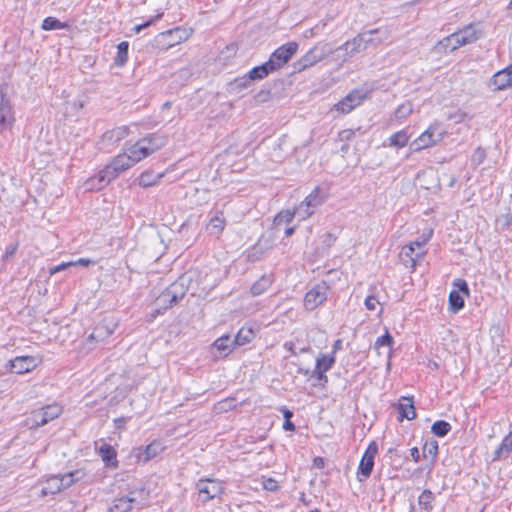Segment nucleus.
I'll return each instance as SVG.
<instances>
[{"instance_id": "obj_11", "label": "nucleus", "mask_w": 512, "mask_h": 512, "mask_svg": "<svg viewBox=\"0 0 512 512\" xmlns=\"http://www.w3.org/2000/svg\"><path fill=\"white\" fill-rule=\"evenodd\" d=\"M333 53V49L329 44L318 43L312 47L304 56H302L295 64V69L298 71L309 68L321 60L325 59L328 55Z\"/></svg>"}, {"instance_id": "obj_54", "label": "nucleus", "mask_w": 512, "mask_h": 512, "mask_svg": "<svg viewBox=\"0 0 512 512\" xmlns=\"http://www.w3.org/2000/svg\"><path fill=\"white\" fill-rule=\"evenodd\" d=\"M355 137V131L352 129H344L339 133L341 141H350Z\"/></svg>"}, {"instance_id": "obj_22", "label": "nucleus", "mask_w": 512, "mask_h": 512, "mask_svg": "<svg viewBox=\"0 0 512 512\" xmlns=\"http://www.w3.org/2000/svg\"><path fill=\"white\" fill-rule=\"evenodd\" d=\"M235 346L234 340H232L229 335H224L217 338L210 349L211 353L215 352L216 358H222L229 355Z\"/></svg>"}, {"instance_id": "obj_19", "label": "nucleus", "mask_w": 512, "mask_h": 512, "mask_svg": "<svg viewBox=\"0 0 512 512\" xmlns=\"http://www.w3.org/2000/svg\"><path fill=\"white\" fill-rule=\"evenodd\" d=\"M41 363V359L35 356H19L11 360V370L17 374L32 371Z\"/></svg>"}, {"instance_id": "obj_30", "label": "nucleus", "mask_w": 512, "mask_h": 512, "mask_svg": "<svg viewBox=\"0 0 512 512\" xmlns=\"http://www.w3.org/2000/svg\"><path fill=\"white\" fill-rule=\"evenodd\" d=\"M133 494L132 492L128 496L115 499L113 505L110 507V512H127L131 510L133 504L137 502Z\"/></svg>"}, {"instance_id": "obj_48", "label": "nucleus", "mask_w": 512, "mask_h": 512, "mask_svg": "<svg viewBox=\"0 0 512 512\" xmlns=\"http://www.w3.org/2000/svg\"><path fill=\"white\" fill-rule=\"evenodd\" d=\"M470 118L471 117L464 111H457L449 116V119L454 120L455 123H462Z\"/></svg>"}, {"instance_id": "obj_58", "label": "nucleus", "mask_w": 512, "mask_h": 512, "mask_svg": "<svg viewBox=\"0 0 512 512\" xmlns=\"http://www.w3.org/2000/svg\"><path fill=\"white\" fill-rule=\"evenodd\" d=\"M162 16H163V13H159L155 17L151 18L149 21H147V22H145L143 24H140V25L143 26V29L147 28L150 25H152L155 21L161 19Z\"/></svg>"}, {"instance_id": "obj_37", "label": "nucleus", "mask_w": 512, "mask_h": 512, "mask_svg": "<svg viewBox=\"0 0 512 512\" xmlns=\"http://www.w3.org/2000/svg\"><path fill=\"white\" fill-rule=\"evenodd\" d=\"M254 338V332L250 328H241L237 333L234 343L236 346H242L249 343Z\"/></svg>"}, {"instance_id": "obj_13", "label": "nucleus", "mask_w": 512, "mask_h": 512, "mask_svg": "<svg viewBox=\"0 0 512 512\" xmlns=\"http://www.w3.org/2000/svg\"><path fill=\"white\" fill-rule=\"evenodd\" d=\"M199 499L202 503H207L220 496L223 493L224 487L222 483L215 479H200L196 483Z\"/></svg>"}, {"instance_id": "obj_12", "label": "nucleus", "mask_w": 512, "mask_h": 512, "mask_svg": "<svg viewBox=\"0 0 512 512\" xmlns=\"http://www.w3.org/2000/svg\"><path fill=\"white\" fill-rule=\"evenodd\" d=\"M116 319L104 318L101 322H99L93 332L88 336L85 341V345L88 349H92L93 345L97 342L104 341L107 337H109L117 328Z\"/></svg>"}, {"instance_id": "obj_2", "label": "nucleus", "mask_w": 512, "mask_h": 512, "mask_svg": "<svg viewBox=\"0 0 512 512\" xmlns=\"http://www.w3.org/2000/svg\"><path fill=\"white\" fill-rule=\"evenodd\" d=\"M381 33V29H372L362 33H359L353 39L346 41L341 46L333 50L335 53V59L341 63L346 62L349 58L364 51L369 45L379 44L382 42V38L375 40L373 35Z\"/></svg>"}, {"instance_id": "obj_50", "label": "nucleus", "mask_w": 512, "mask_h": 512, "mask_svg": "<svg viewBox=\"0 0 512 512\" xmlns=\"http://www.w3.org/2000/svg\"><path fill=\"white\" fill-rule=\"evenodd\" d=\"M234 406V400L233 399H226L224 401H221L216 404L215 409L219 412L227 411L228 409H231Z\"/></svg>"}, {"instance_id": "obj_44", "label": "nucleus", "mask_w": 512, "mask_h": 512, "mask_svg": "<svg viewBox=\"0 0 512 512\" xmlns=\"http://www.w3.org/2000/svg\"><path fill=\"white\" fill-rule=\"evenodd\" d=\"M271 282H270V279L269 278H266V277H263L261 278L259 281H257L256 283H254L251 287V293L253 295H260L262 294L265 290L268 289V287L270 286Z\"/></svg>"}, {"instance_id": "obj_32", "label": "nucleus", "mask_w": 512, "mask_h": 512, "mask_svg": "<svg viewBox=\"0 0 512 512\" xmlns=\"http://www.w3.org/2000/svg\"><path fill=\"white\" fill-rule=\"evenodd\" d=\"M99 455L106 466L117 467L116 451L111 445L102 444L99 448Z\"/></svg>"}, {"instance_id": "obj_64", "label": "nucleus", "mask_w": 512, "mask_h": 512, "mask_svg": "<svg viewBox=\"0 0 512 512\" xmlns=\"http://www.w3.org/2000/svg\"><path fill=\"white\" fill-rule=\"evenodd\" d=\"M284 417L286 420H290V418L292 417V412L289 411V410H285L284 411Z\"/></svg>"}, {"instance_id": "obj_61", "label": "nucleus", "mask_w": 512, "mask_h": 512, "mask_svg": "<svg viewBox=\"0 0 512 512\" xmlns=\"http://www.w3.org/2000/svg\"><path fill=\"white\" fill-rule=\"evenodd\" d=\"M314 466L317 468H323L324 460L321 457H316L313 461Z\"/></svg>"}, {"instance_id": "obj_38", "label": "nucleus", "mask_w": 512, "mask_h": 512, "mask_svg": "<svg viewBox=\"0 0 512 512\" xmlns=\"http://www.w3.org/2000/svg\"><path fill=\"white\" fill-rule=\"evenodd\" d=\"M449 304L452 311L457 312L464 306V299L459 291L452 290L449 294Z\"/></svg>"}, {"instance_id": "obj_6", "label": "nucleus", "mask_w": 512, "mask_h": 512, "mask_svg": "<svg viewBox=\"0 0 512 512\" xmlns=\"http://www.w3.org/2000/svg\"><path fill=\"white\" fill-rule=\"evenodd\" d=\"M84 476L81 471H73L64 475H54L49 477L41 489L42 495L55 494L62 489L70 487L73 483L79 481Z\"/></svg>"}, {"instance_id": "obj_15", "label": "nucleus", "mask_w": 512, "mask_h": 512, "mask_svg": "<svg viewBox=\"0 0 512 512\" xmlns=\"http://www.w3.org/2000/svg\"><path fill=\"white\" fill-rule=\"evenodd\" d=\"M297 49L298 45L296 42H289L285 45H282L275 52H273L268 60V63L273 71L286 64L289 59L297 52Z\"/></svg>"}, {"instance_id": "obj_3", "label": "nucleus", "mask_w": 512, "mask_h": 512, "mask_svg": "<svg viewBox=\"0 0 512 512\" xmlns=\"http://www.w3.org/2000/svg\"><path fill=\"white\" fill-rule=\"evenodd\" d=\"M167 142L166 136L150 134L125 148L134 164L160 150Z\"/></svg>"}, {"instance_id": "obj_43", "label": "nucleus", "mask_w": 512, "mask_h": 512, "mask_svg": "<svg viewBox=\"0 0 512 512\" xmlns=\"http://www.w3.org/2000/svg\"><path fill=\"white\" fill-rule=\"evenodd\" d=\"M434 500L433 493L430 490H424L421 495L419 496L418 503L420 506H422L425 510H431L432 509V502Z\"/></svg>"}, {"instance_id": "obj_18", "label": "nucleus", "mask_w": 512, "mask_h": 512, "mask_svg": "<svg viewBox=\"0 0 512 512\" xmlns=\"http://www.w3.org/2000/svg\"><path fill=\"white\" fill-rule=\"evenodd\" d=\"M377 454V445L375 443H371L367 450L365 451L360 464H359V480L363 481L368 478L372 472L374 466V458Z\"/></svg>"}, {"instance_id": "obj_53", "label": "nucleus", "mask_w": 512, "mask_h": 512, "mask_svg": "<svg viewBox=\"0 0 512 512\" xmlns=\"http://www.w3.org/2000/svg\"><path fill=\"white\" fill-rule=\"evenodd\" d=\"M379 304V301L374 296H368L365 299V307L369 311H374Z\"/></svg>"}, {"instance_id": "obj_4", "label": "nucleus", "mask_w": 512, "mask_h": 512, "mask_svg": "<svg viewBox=\"0 0 512 512\" xmlns=\"http://www.w3.org/2000/svg\"><path fill=\"white\" fill-rule=\"evenodd\" d=\"M301 352L306 355L307 363H298V371L305 376L317 377L319 381L327 382L325 373L332 367L335 362L333 356L322 355L319 358H314L307 348H302Z\"/></svg>"}, {"instance_id": "obj_25", "label": "nucleus", "mask_w": 512, "mask_h": 512, "mask_svg": "<svg viewBox=\"0 0 512 512\" xmlns=\"http://www.w3.org/2000/svg\"><path fill=\"white\" fill-rule=\"evenodd\" d=\"M64 99L63 110L65 116H75L83 107V102L78 97H71L67 91L62 92Z\"/></svg>"}, {"instance_id": "obj_39", "label": "nucleus", "mask_w": 512, "mask_h": 512, "mask_svg": "<svg viewBox=\"0 0 512 512\" xmlns=\"http://www.w3.org/2000/svg\"><path fill=\"white\" fill-rule=\"evenodd\" d=\"M67 27L66 23L60 22L54 17H47L42 22V29L46 31L66 29Z\"/></svg>"}, {"instance_id": "obj_1", "label": "nucleus", "mask_w": 512, "mask_h": 512, "mask_svg": "<svg viewBox=\"0 0 512 512\" xmlns=\"http://www.w3.org/2000/svg\"><path fill=\"white\" fill-rule=\"evenodd\" d=\"M483 35L484 31L480 24H469L438 41L435 49L440 53H451L462 46L476 42Z\"/></svg>"}, {"instance_id": "obj_51", "label": "nucleus", "mask_w": 512, "mask_h": 512, "mask_svg": "<svg viewBox=\"0 0 512 512\" xmlns=\"http://www.w3.org/2000/svg\"><path fill=\"white\" fill-rule=\"evenodd\" d=\"M454 286L458 289L457 291L462 292L466 296L469 295V288L465 280L457 279L454 281Z\"/></svg>"}, {"instance_id": "obj_36", "label": "nucleus", "mask_w": 512, "mask_h": 512, "mask_svg": "<svg viewBox=\"0 0 512 512\" xmlns=\"http://www.w3.org/2000/svg\"><path fill=\"white\" fill-rule=\"evenodd\" d=\"M413 112V105L411 102L406 101L400 104L394 112L393 118L398 122L406 119Z\"/></svg>"}, {"instance_id": "obj_26", "label": "nucleus", "mask_w": 512, "mask_h": 512, "mask_svg": "<svg viewBox=\"0 0 512 512\" xmlns=\"http://www.w3.org/2000/svg\"><path fill=\"white\" fill-rule=\"evenodd\" d=\"M14 122L11 106L7 100H0V130L8 129Z\"/></svg>"}, {"instance_id": "obj_34", "label": "nucleus", "mask_w": 512, "mask_h": 512, "mask_svg": "<svg viewBox=\"0 0 512 512\" xmlns=\"http://www.w3.org/2000/svg\"><path fill=\"white\" fill-rule=\"evenodd\" d=\"M128 48L129 44L126 41H123L117 46V56L115 57V65L122 67L126 64L128 60Z\"/></svg>"}, {"instance_id": "obj_60", "label": "nucleus", "mask_w": 512, "mask_h": 512, "mask_svg": "<svg viewBox=\"0 0 512 512\" xmlns=\"http://www.w3.org/2000/svg\"><path fill=\"white\" fill-rule=\"evenodd\" d=\"M283 428L287 431H293L295 429V426L290 420H285Z\"/></svg>"}, {"instance_id": "obj_42", "label": "nucleus", "mask_w": 512, "mask_h": 512, "mask_svg": "<svg viewBox=\"0 0 512 512\" xmlns=\"http://www.w3.org/2000/svg\"><path fill=\"white\" fill-rule=\"evenodd\" d=\"M293 217H294L293 211H291V210L281 211L276 215V217L274 219V224L276 227H280L283 224L290 223L292 221Z\"/></svg>"}, {"instance_id": "obj_20", "label": "nucleus", "mask_w": 512, "mask_h": 512, "mask_svg": "<svg viewBox=\"0 0 512 512\" xmlns=\"http://www.w3.org/2000/svg\"><path fill=\"white\" fill-rule=\"evenodd\" d=\"M491 85L495 91H501L512 87V64L496 72L492 79Z\"/></svg>"}, {"instance_id": "obj_7", "label": "nucleus", "mask_w": 512, "mask_h": 512, "mask_svg": "<svg viewBox=\"0 0 512 512\" xmlns=\"http://www.w3.org/2000/svg\"><path fill=\"white\" fill-rule=\"evenodd\" d=\"M432 236V230H429L427 234L422 235L410 244L405 245L400 253V258L406 266L414 268L417 261L422 259L425 251L424 245L429 241Z\"/></svg>"}, {"instance_id": "obj_59", "label": "nucleus", "mask_w": 512, "mask_h": 512, "mask_svg": "<svg viewBox=\"0 0 512 512\" xmlns=\"http://www.w3.org/2000/svg\"><path fill=\"white\" fill-rule=\"evenodd\" d=\"M410 455L415 462L419 461V450L416 447L410 450Z\"/></svg>"}, {"instance_id": "obj_31", "label": "nucleus", "mask_w": 512, "mask_h": 512, "mask_svg": "<svg viewBox=\"0 0 512 512\" xmlns=\"http://www.w3.org/2000/svg\"><path fill=\"white\" fill-rule=\"evenodd\" d=\"M410 135L408 134L406 129L399 130L393 133L388 138V143L386 144L388 147H393L397 149L404 148L409 143Z\"/></svg>"}, {"instance_id": "obj_5", "label": "nucleus", "mask_w": 512, "mask_h": 512, "mask_svg": "<svg viewBox=\"0 0 512 512\" xmlns=\"http://www.w3.org/2000/svg\"><path fill=\"white\" fill-rule=\"evenodd\" d=\"M135 164L130 159L128 153L124 150L123 153L118 154L109 164H107L99 173L98 179L99 185L96 186H106L113 179L118 177L122 172L128 170Z\"/></svg>"}, {"instance_id": "obj_45", "label": "nucleus", "mask_w": 512, "mask_h": 512, "mask_svg": "<svg viewBox=\"0 0 512 512\" xmlns=\"http://www.w3.org/2000/svg\"><path fill=\"white\" fill-rule=\"evenodd\" d=\"M129 129L125 126L117 127L109 131L106 136L111 140L120 141L128 136Z\"/></svg>"}, {"instance_id": "obj_8", "label": "nucleus", "mask_w": 512, "mask_h": 512, "mask_svg": "<svg viewBox=\"0 0 512 512\" xmlns=\"http://www.w3.org/2000/svg\"><path fill=\"white\" fill-rule=\"evenodd\" d=\"M193 33L192 28L176 27L165 32L159 33L154 41L157 47L161 49H169L177 44L188 40Z\"/></svg>"}, {"instance_id": "obj_35", "label": "nucleus", "mask_w": 512, "mask_h": 512, "mask_svg": "<svg viewBox=\"0 0 512 512\" xmlns=\"http://www.w3.org/2000/svg\"><path fill=\"white\" fill-rule=\"evenodd\" d=\"M512 451V431L502 440L500 446L494 452V459L508 455Z\"/></svg>"}, {"instance_id": "obj_63", "label": "nucleus", "mask_w": 512, "mask_h": 512, "mask_svg": "<svg viewBox=\"0 0 512 512\" xmlns=\"http://www.w3.org/2000/svg\"><path fill=\"white\" fill-rule=\"evenodd\" d=\"M294 233V227H289L285 230L286 236H291Z\"/></svg>"}, {"instance_id": "obj_56", "label": "nucleus", "mask_w": 512, "mask_h": 512, "mask_svg": "<svg viewBox=\"0 0 512 512\" xmlns=\"http://www.w3.org/2000/svg\"><path fill=\"white\" fill-rule=\"evenodd\" d=\"M72 262V266H77V265H80V266H89L91 264H94V261L91 260V259H87V258H80L76 261H71Z\"/></svg>"}, {"instance_id": "obj_28", "label": "nucleus", "mask_w": 512, "mask_h": 512, "mask_svg": "<svg viewBox=\"0 0 512 512\" xmlns=\"http://www.w3.org/2000/svg\"><path fill=\"white\" fill-rule=\"evenodd\" d=\"M398 411L400 414V420L404 418L412 420L416 417L413 399L410 397H401L398 403Z\"/></svg>"}, {"instance_id": "obj_24", "label": "nucleus", "mask_w": 512, "mask_h": 512, "mask_svg": "<svg viewBox=\"0 0 512 512\" xmlns=\"http://www.w3.org/2000/svg\"><path fill=\"white\" fill-rule=\"evenodd\" d=\"M270 72H273V69L267 61L260 66L254 67L248 72L246 76L239 79V85H246L250 80H261L265 78Z\"/></svg>"}, {"instance_id": "obj_29", "label": "nucleus", "mask_w": 512, "mask_h": 512, "mask_svg": "<svg viewBox=\"0 0 512 512\" xmlns=\"http://www.w3.org/2000/svg\"><path fill=\"white\" fill-rule=\"evenodd\" d=\"M164 175V172L155 173L151 169L145 170L140 174L138 184L143 188L154 186L164 177Z\"/></svg>"}, {"instance_id": "obj_9", "label": "nucleus", "mask_w": 512, "mask_h": 512, "mask_svg": "<svg viewBox=\"0 0 512 512\" xmlns=\"http://www.w3.org/2000/svg\"><path fill=\"white\" fill-rule=\"evenodd\" d=\"M187 282L188 278L186 276L179 277L177 281L172 283L166 291L157 298V304L159 306H164V308L171 307L176 304L185 295L187 291Z\"/></svg>"}, {"instance_id": "obj_57", "label": "nucleus", "mask_w": 512, "mask_h": 512, "mask_svg": "<svg viewBox=\"0 0 512 512\" xmlns=\"http://www.w3.org/2000/svg\"><path fill=\"white\" fill-rule=\"evenodd\" d=\"M126 422L127 418L119 417L114 420V425L117 429H124Z\"/></svg>"}, {"instance_id": "obj_46", "label": "nucleus", "mask_w": 512, "mask_h": 512, "mask_svg": "<svg viewBox=\"0 0 512 512\" xmlns=\"http://www.w3.org/2000/svg\"><path fill=\"white\" fill-rule=\"evenodd\" d=\"M438 451V443L436 441L426 442L423 447V455L424 457L434 458Z\"/></svg>"}, {"instance_id": "obj_40", "label": "nucleus", "mask_w": 512, "mask_h": 512, "mask_svg": "<svg viewBox=\"0 0 512 512\" xmlns=\"http://www.w3.org/2000/svg\"><path fill=\"white\" fill-rule=\"evenodd\" d=\"M450 430L451 425L448 422L442 420L436 421L431 426L432 433L438 437H444L449 433Z\"/></svg>"}, {"instance_id": "obj_33", "label": "nucleus", "mask_w": 512, "mask_h": 512, "mask_svg": "<svg viewBox=\"0 0 512 512\" xmlns=\"http://www.w3.org/2000/svg\"><path fill=\"white\" fill-rule=\"evenodd\" d=\"M327 198V193L321 188L316 187L305 199L306 206H310L313 210L321 206Z\"/></svg>"}, {"instance_id": "obj_14", "label": "nucleus", "mask_w": 512, "mask_h": 512, "mask_svg": "<svg viewBox=\"0 0 512 512\" xmlns=\"http://www.w3.org/2000/svg\"><path fill=\"white\" fill-rule=\"evenodd\" d=\"M366 97L367 93L364 90L355 89L336 103L332 107V111H337L341 114L350 113L354 108L359 106Z\"/></svg>"}, {"instance_id": "obj_27", "label": "nucleus", "mask_w": 512, "mask_h": 512, "mask_svg": "<svg viewBox=\"0 0 512 512\" xmlns=\"http://www.w3.org/2000/svg\"><path fill=\"white\" fill-rule=\"evenodd\" d=\"M226 225V219L222 211H217L214 216H212L206 226V230L209 234L214 236H219L224 230Z\"/></svg>"}, {"instance_id": "obj_17", "label": "nucleus", "mask_w": 512, "mask_h": 512, "mask_svg": "<svg viewBox=\"0 0 512 512\" xmlns=\"http://www.w3.org/2000/svg\"><path fill=\"white\" fill-rule=\"evenodd\" d=\"M328 287L325 283H319L311 288L304 297V306L307 310H314L327 299Z\"/></svg>"}, {"instance_id": "obj_62", "label": "nucleus", "mask_w": 512, "mask_h": 512, "mask_svg": "<svg viewBox=\"0 0 512 512\" xmlns=\"http://www.w3.org/2000/svg\"><path fill=\"white\" fill-rule=\"evenodd\" d=\"M285 348L291 352L292 355H296L294 350V344L292 342H288L285 344Z\"/></svg>"}, {"instance_id": "obj_49", "label": "nucleus", "mask_w": 512, "mask_h": 512, "mask_svg": "<svg viewBox=\"0 0 512 512\" xmlns=\"http://www.w3.org/2000/svg\"><path fill=\"white\" fill-rule=\"evenodd\" d=\"M263 488L267 491H271V492H274V491H277L279 486H278V483L275 479L273 478H266L264 479L263 481Z\"/></svg>"}, {"instance_id": "obj_21", "label": "nucleus", "mask_w": 512, "mask_h": 512, "mask_svg": "<svg viewBox=\"0 0 512 512\" xmlns=\"http://www.w3.org/2000/svg\"><path fill=\"white\" fill-rule=\"evenodd\" d=\"M393 337L386 331V333L378 337L374 343V350L379 356L383 355L386 358L387 369H390L391 351H392Z\"/></svg>"}, {"instance_id": "obj_10", "label": "nucleus", "mask_w": 512, "mask_h": 512, "mask_svg": "<svg viewBox=\"0 0 512 512\" xmlns=\"http://www.w3.org/2000/svg\"><path fill=\"white\" fill-rule=\"evenodd\" d=\"M437 130V123L429 125L424 132L410 143V150L412 152H420L424 149L436 146L444 137L443 133H437Z\"/></svg>"}, {"instance_id": "obj_16", "label": "nucleus", "mask_w": 512, "mask_h": 512, "mask_svg": "<svg viewBox=\"0 0 512 512\" xmlns=\"http://www.w3.org/2000/svg\"><path fill=\"white\" fill-rule=\"evenodd\" d=\"M62 413L61 406L57 404L47 405L39 410H36L32 413V423L30 425L33 427H40L47 424L49 421H52L60 416Z\"/></svg>"}, {"instance_id": "obj_55", "label": "nucleus", "mask_w": 512, "mask_h": 512, "mask_svg": "<svg viewBox=\"0 0 512 512\" xmlns=\"http://www.w3.org/2000/svg\"><path fill=\"white\" fill-rule=\"evenodd\" d=\"M72 267V262H64L50 269V274L53 275L60 271L66 270L67 268Z\"/></svg>"}, {"instance_id": "obj_41", "label": "nucleus", "mask_w": 512, "mask_h": 512, "mask_svg": "<svg viewBox=\"0 0 512 512\" xmlns=\"http://www.w3.org/2000/svg\"><path fill=\"white\" fill-rule=\"evenodd\" d=\"M294 216L296 215L299 220H306L313 213V209L310 206H306V202L303 200L294 210Z\"/></svg>"}, {"instance_id": "obj_52", "label": "nucleus", "mask_w": 512, "mask_h": 512, "mask_svg": "<svg viewBox=\"0 0 512 512\" xmlns=\"http://www.w3.org/2000/svg\"><path fill=\"white\" fill-rule=\"evenodd\" d=\"M98 177V174L89 178L86 183H85V187L87 190H100L102 189L104 186H99L98 188H96L97 185H99V181L98 179H95Z\"/></svg>"}, {"instance_id": "obj_47", "label": "nucleus", "mask_w": 512, "mask_h": 512, "mask_svg": "<svg viewBox=\"0 0 512 512\" xmlns=\"http://www.w3.org/2000/svg\"><path fill=\"white\" fill-rule=\"evenodd\" d=\"M486 158V152L483 148L478 147L472 155V163L474 165H480Z\"/></svg>"}, {"instance_id": "obj_23", "label": "nucleus", "mask_w": 512, "mask_h": 512, "mask_svg": "<svg viewBox=\"0 0 512 512\" xmlns=\"http://www.w3.org/2000/svg\"><path fill=\"white\" fill-rule=\"evenodd\" d=\"M163 450L161 443L152 442L145 448L139 447L135 450V457L140 462H148L152 458L156 457Z\"/></svg>"}]
</instances>
